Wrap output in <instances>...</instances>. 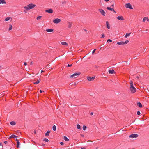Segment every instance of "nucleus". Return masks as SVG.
<instances>
[{"label":"nucleus","instance_id":"1a4fd4ad","mask_svg":"<svg viewBox=\"0 0 149 149\" xmlns=\"http://www.w3.org/2000/svg\"><path fill=\"white\" fill-rule=\"evenodd\" d=\"M45 12L49 13H52L53 12V10L52 9H49L46 10Z\"/></svg>","mask_w":149,"mask_h":149},{"label":"nucleus","instance_id":"20e7f679","mask_svg":"<svg viewBox=\"0 0 149 149\" xmlns=\"http://www.w3.org/2000/svg\"><path fill=\"white\" fill-rule=\"evenodd\" d=\"M99 12L101 14H102L103 16H104L105 15L106 13L102 9H99Z\"/></svg>","mask_w":149,"mask_h":149},{"label":"nucleus","instance_id":"37998d69","mask_svg":"<svg viewBox=\"0 0 149 149\" xmlns=\"http://www.w3.org/2000/svg\"><path fill=\"white\" fill-rule=\"evenodd\" d=\"M96 49H95L93 51H92V54H93L95 52V51L96 50Z\"/></svg>","mask_w":149,"mask_h":149},{"label":"nucleus","instance_id":"4c0bfd02","mask_svg":"<svg viewBox=\"0 0 149 149\" xmlns=\"http://www.w3.org/2000/svg\"><path fill=\"white\" fill-rule=\"evenodd\" d=\"M137 113L138 115H140V112L139 111H138Z\"/></svg>","mask_w":149,"mask_h":149},{"label":"nucleus","instance_id":"b1692460","mask_svg":"<svg viewBox=\"0 0 149 149\" xmlns=\"http://www.w3.org/2000/svg\"><path fill=\"white\" fill-rule=\"evenodd\" d=\"M117 44L119 45H123V42L121 41V42H118L117 43Z\"/></svg>","mask_w":149,"mask_h":149},{"label":"nucleus","instance_id":"f257e3e1","mask_svg":"<svg viewBox=\"0 0 149 149\" xmlns=\"http://www.w3.org/2000/svg\"><path fill=\"white\" fill-rule=\"evenodd\" d=\"M36 6V5L32 3L29 4L27 6H24V12L26 13L28 12V10L32 9L34 8Z\"/></svg>","mask_w":149,"mask_h":149},{"label":"nucleus","instance_id":"ea45409f","mask_svg":"<svg viewBox=\"0 0 149 149\" xmlns=\"http://www.w3.org/2000/svg\"><path fill=\"white\" fill-rule=\"evenodd\" d=\"M4 143L5 144H7L8 143V141H4Z\"/></svg>","mask_w":149,"mask_h":149},{"label":"nucleus","instance_id":"e433bc0d","mask_svg":"<svg viewBox=\"0 0 149 149\" xmlns=\"http://www.w3.org/2000/svg\"><path fill=\"white\" fill-rule=\"evenodd\" d=\"M112 41L111 40L109 39L107 40V42H112Z\"/></svg>","mask_w":149,"mask_h":149},{"label":"nucleus","instance_id":"5fc2aeb1","mask_svg":"<svg viewBox=\"0 0 149 149\" xmlns=\"http://www.w3.org/2000/svg\"><path fill=\"white\" fill-rule=\"evenodd\" d=\"M36 133V131H34V134H35V133Z\"/></svg>","mask_w":149,"mask_h":149},{"label":"nucleus","instance_id":"c9c22d12","mask_svg":"<svg viewBox=\"0 0 149 149\" xmlns=\"http://www.w3.org/2000/svg\"><path fill=\"white\" fill-rule=\"evenodd\" d=\"M86 127L85 125H84L83 126V130H85L86 129Z\"/></svg>","mask_w":149,"mask_h":149},{"label":"nucleus","instance_id":"a211bd4d","mask_svg":"<svg viewBox=\"0 0 149 149\" xmlns=\"http://www.w3.org/2000/svg\"><path fill=\"white\" fill-rule=\"evenodd\" d=\"M61 44L62 45H68L67 43L65 42H62Z\"/></svg>","mask_w":149,"mask_h":149},{"label":"nucleus","instance_id":"58836bf2","mask_svg":"<svg viewBox=\"0 0 149 149\" xmlns=\"http://www.w3.org/2000/svg\"><path fill=\"white\" fill-rule=\"evenodd\" d=\"M72 64L70 65V64H68L67 66L68 67H70L71 66H72Z\"/></svg>","mask_w":149,"mask_h":149},{"label":"nucleus","instance_id":"c85d7f7f","mask_svg":"<svg viewBox=\"0 0 149 149\" xmlns=\"http://www.w3.org/2000/svg\"><path fill=\"white\" fill-rule=\"evenodd\" d=\"M53 130L54 131H55L56 130V126L55 125H54L53 126Z\"/></svg>","mask_w":149,"mask_h":149},{"label":"nucleus","instance_id":"393cba45","mask_svg":"<svg viewBox=\"0 0 149 149\" xmlns=\"http://www.w3.org/2000/svg\"><path fill=\"white\" fill-rule=\"evenodd\" d=\"M17 148H19V145H20V142L19 141H17Z\"/></svg>","mask_w":149,"mask_h":149},{"label":"nucleus","instance_id":"0eeeda50","mask_svg":"<svg viewBox=\"0 0 149 149\" xmlns=\"http://www.w3.org/2000/svg\"><path fill=\"white\" fill-rule=\"evenodd\" d=\"M87 78L88 80V81H93L94 79L95 78V77H87Z\"/></svg>","mask_w":149,"mask_h":149},{"label":"nucleus","instance_id":"c756f323","mask_svg":"<svg viewBox=\"0 0 149 149\" xmlns=\"http://www.w3.org/2000/svg\"><path fill=\"white\" fill-rule=\"evenodd\" d=\"M39 80L38 79L37 81L35 82H34V84H37L39 83Z\"/></svg>","mask_w":149,"mask_h":149},{"label":"nucleus","instance_id":"864d4df0","mask_svg":"<svg viewBox=\"0 0 149 149\" xmlns=\"http://www.w3.org/2000/svg\"><path fill=\"white\" fill-rule=\"evenodd\" d=\"M114 13H116V12L113 9V10Z\"/></svg>","mask_w":149,"mask_h":149},{"label":"nucleus","instance_id":"7ed1b4c3","mask_svg":"<svg viewBox=\"0 0 149 149\" xmlns=\"http://www.w3.org/2000/svg\"><path fill=\"white\" fill-rule=\"evenodd\" d=\"M125 7L126 8H129L131 9H133L132 6L131 5L130 3H129L126 4L125 5Z\"/></svg>","mask_w":149,"mask_h":149},{"label":"nucleus","instance_id":"ddd939ff","mask_svg":"<svg viewBox=\"0 0 149 149\" xmlns=\"http://www.w3.org/2000/svg\"><path fill=\"white\" fill-rule=\"evenodd\" d=\"M46 31L47 32H52L53 31V29H46Z\"/></svg>","mask_w":149,"mask_h":149},{"label":"nucleus","instance_id":"9d476101","mask_svg":"<svg viewBox=\"0 0 149 149\" xmlns=\"http://www.w3.org/2000/svg\"><path fill=\"white\" fill-rule=\"evenodd\" d=\"M117 18L119 20H124V19L123 17L122 16H118L117 17Z\"/></svg>","mask_w":149,"mask_h":149},{"label":"nucleus","instance_id":"6ab92c4d","mask_svg":"<svg viewBox=\"0 0 149 149\" xmlns=\"http://www.w3.org/2000/svg\"><path fill=\"white\" fill-rule=\"evenodd\" d=\"M137 105L140 108L142 107L141 104L139 102L137 103Z\"/></svg>","mask_w":149,"mask_h":149},{"label":"nucleus","instance_id":"2eb2a0df","mask_svg":"<svg viewBox=\"0 0 149 149\" xmlns=\"http://www.w3.org/2000/svg\"><path fill=\"white\" fill-rule=\"evenodd\" d=\"M114 71L113 70H109V72L110 74H113L114 73Z\"/></svg>","mask_w":149,"mask_h":149},{"label":"nucleus","instance_id":"473e14b6","mask_svg":"<svg viewBox=\"0 0 149 149\" xmlns=\"http://www.w3.org/2000/svg\"><path fill=\"white\" fill-rule=\"evenodd\" d=\"M72 25V23H69V24H68V27L69 28H70L71 26Z\"/></svg>","mask_w":149,"mask_h":149},{"label":"nucleus","instance_id":"4468645a","mask_svg":"<svg viewBox=\"0 0 149 149\" xmlns=\"http://www.w3.org/2000/svg\"><path fill=\"white\" fill-rule=\"evenodd\" d=\"M146 20L148 21H149V19L147 17H144L143 19V22H145Z\"/></svg>","mask_w":149,"mask_h":149},{"label":"nucleus","instance_id":"de8ad7c7","mask_svg":"<svg viewBox=\"0 0 149 149\" xmlns=\"http://www.w3.org/2000/svg\"><path fill=\"white\" fill-rule=\"evenodd\" d=\"M90 114L91 115H93V112H91L90 113Z\"/></svg>","mask_w":149,"mask_h":149},{"label":"nucleus","instance_id":"cd10ccee","mask_svg":"<svg viewBox=\"0 0 149 149\" xmlns=\"http://www.w3.org/2000/svg\"><path fill=\"white\" fill-rule=\"evenodd\" d=\"M10 17H8L5 18V20L6 21H7L9 20L10 19Z\"/></svg>","mask_w":149,"mask_h":149},{"label":"nucleus","instance_id":"79ce46f5","mask_svg":"<svg viewBox=\"0 0 149 149\" xmlns=\"http://www.w3.org/2000/svg\"><path fill=\"white\" fill-rule=\"evenodd\" d=\"M60 144L61 145H63L64 144V143L63 142H61L60 143Z\"/></svg>","mask_w":149,"mask_h":149},{"label":"nucleus","instance_id":"09e8293b","mask_svg":"<svg viewBox=\"0 0 149 149\" xmlns=\"http://www.w3.org/2000/svg\"><path fill=\"white\" fill-rule=\"evenodd\" d=\"M30 64L31 65L32 64V62H31L30 63Z\"/></svg>","mask_w":149,"mask_h":149},{"label":"nucleus","instance_id":"72a5a7b5","mask_svg":"<svg viewBox=\"0 0 149 149\" xmlns=\"http://www.w3.org/2000/svg\"><path fill=\"white\" fill-rule=\"evenodd\" d=\"M42 17V16H39L37 17L36 19L37 20L40 19Z\"/></svg>","mask_w":149,"mask_h":149},{"label":"nucleus","instance_id":"6e6552de","mask_svg":"<svg viewBox=\"0 0 149 149\" xmlns=\"http://www.w3.org/2000/svg\"><path fill=\"white\" fill-rule=\"evenodd\" d=\"M130 91L132 93H134L136 91V89L135 87H133L132 88H130Z\"/></svg>","mask_w":149,"mask_h":149},{"label":"nucleus","instance_id":"a19ab883","mask_svg":"<svg viewBox=\"0 0 149 149\" xmlns=\"http://www.w3.org/2000/svg\"><path fill=\"white\" fill-rule=\"evenodd\" d=\"M102 36L101 37V38H103L104 37V34H102Z\"/></svg>","mask_w":149,"mask_h":149},{"label":"nucleus","instance_id":"dca6fc26","mask_svg":"<svg viewBox=\"0 0 149 149\" xmlns=\"http://www.w3.org/2000/svg\"><path fill=\"white\" fill-rule=\"evenodd\" d=\"M130 88H132L133 87H134L133 86V82L132 81H131V82L130 83Z\"/></svg>","mask_w":149,"mask_h":149},{"label":"nucleus","instance_id":"a18cd8bd","mask_svg":"<svg viewBox=\"0 0 149 149\" xmlns=\"http://www.w3.org/2000/svg\"><path fill=\"white\" fill-rule=\"evenodd\" d=\"M42 92H44L43 91H42L41 90H40V93H42Z\"/></svg>","mask_w":149,"mask_h":149},{"label":"nucleus","instance_id":"2f4dec72","mask_svg":"<svg viewBox=\"0 0 149 149\" xmlns=\"http://www.w3.org/2000/svg\"><path fill=\"white\" fill-rule=\"evenodd\" d=\"M43 141L45 142H48L49 141V140L48 139L46 138H45L44 139Z\"/></svg>","mask_w":149,"mask_h":149},{"label":"nucleus","instance_id":"49530a36","mask_svg":"<svg viewBox=\"0 0 149 149\" xmlns=\"http://www.w3.org/2000/svg\"><path fill=\"white\" fill-rule=\"evenodd\" d=\"M24 64L25 65H27V63H26V62H24Z\"/></svg>","mask_w":149,"mask_h":149},{"label":"nucleus","instance_id":"5701e85b","mask_svg":"<svg viewBox=\"0 0 149 149\" xmlns=\"http://www.w3.org/2000/svg\"><path fill=\"white\" fill-rule=\"evenodd\" d=\"M131 34V33H127L125 36V38H127V37L129 36Z\"/></svg>","mask_w":149,"mask_h":149},{"label":"nucleus","instance_id":"bf43d9fd","mask_svg":"<svg viewBox=\"0 0 149 149\" xmlns=\"http://www.w3.org/2000/svg\"><path fill=\"white\" fill-rule=\"evenodd\" d=\"M137 78L138 79V78H139V77L138 76H137Z\"/></svg>","mask_w":149,"mask_h":149},{"label":"nucleus","instance_id":"6e6d98bb","mask_svg":"<svg viewBox=\"0 0 149 149\" xmlns=\"http://www.w3.org/2000/svg\"><path fill=\"white\" fill-rule=\"evenodd\" d=\"M111 6L113 7L114 6V4H113L111 5Z\"/></svg>","mask_w":149,"mask_h":149},{"label":"nucleus","instance_id":"7c9ffc66","mask_svg":"<svg viewBox=\"0 0 149 149\" xmlns=\"http://www.w3.org/2000/svg\"><path fill=\"white\" fill-rule=\"evenodd\" d=\"M77 128L78 129H81V127L79 125L77 124Z\"/></svg>","mask_w":149,"mask_h":149},{"label":"nucleus","instance_id":"412c9836","mask_svg":"<svg viewBox=\"0 0 149 149\" xmlns=\"http://www.w3.org/2000/svg\"><path fill=\"white\" fill-rule=\"evenodd\" d=\"M107 9L108 10H109L111 11H112L113 10V8H111V7H107Z\"/></svg>","mask_w":149,"mask_h":149},{"label":"nucleus","instance_id":"f704fd0d","mask_svg":"<svg viewBox=\"0 0 149 149\" xmlns=\"http://www.w3.org/2000/svg\"><path fill=\"white\" fill-rule=\"evenodd\" d=\"M12 26L11 24H9V28L8 29L9 30H10L12 29Z\"/></svg>","mask_w":149,"mask_h":149},{"label":"nucleus","instance_id":"aec40b11","mask_svg":"<svg viewBox=\"0 0 149 149\" xmlns=\"http://www.w3.org/2000/svg\"><path fill=\"white\" fill-rule=\"evenodd\" d=\"M50 131H48L45 134V135L46 136H49V134L50 133Z\"/></svg>","mask_w":149,"mask_h":149},{"label":"nucleus","instance_id":"f3484780","mask_svg":"<svg viewBox=\"0 0 149 149\" xmlns=\"http://www.w3.org/2000/svg\"><path fill=\"white\" fill-rule=\"evenodd\" d=\"M63 139L64 140H65V141H69V139L66 136H64Z\"/></svg>","mask_w":149,"mask_h":149},{"label":"nucleus","instance_id":"a878e982","mask_svg":"<svg viewBox=\"0 0 149 149\" xmlns=\"http://www.w3.org/2000/svg\"><path fill=\"white\" fill-rule=\"evenodd\" d=\"M17 137V136H16L15 135L13 134L10 136V138H15Z\"/></svg>","mask_w":149,"mask_h":149},{"label":"nucleus","instance_id":"13d9d810","mask_svg":"<svg viewBox=\"0 0 149 149\" xmlns=\"http://www.w3.org/2000/svg\"><path fill=\"white\" fill-rule=\"evenodd\" d=\"M85 149V148H81V149Z\"/></svg>","mask_w":149,"mask_h":149},{"label":"nucleus","instance_id":"9b49d317","mask_svg":"<svg viewBox=\"0 0 149 149\" xmlns=\"http://www.w3.org/2000/svg\"><path fill=\"white\" fill-rule=\"evenodd\" d=\"M106 24L107 26V28L108 29H110V26L109 24V22L108 21L106 22Z\"/></svg>","mask_w":149,"mask_h":149},{"label":"nucleus","instance_id":"4be33fe9","mask_svg":"<svg viewBox=\"0 0 149 149\" xmlns=\"http://www.w3.org/2000/svg\"><path fill=\"white\" fill-rule=\"evenodd\" d=\"M10 124L12 125H15L16 123L14 121H11L10 122Z\"/></svg>","mask_w":149,"mask_h":149},{"label":"nucleus","instance_id":"3c124183","mask_svg":"<svg viewBox=\"0 0 149 149\" xmlns=\"http://www.w3.org/2000/svg\"><path fill=\"white\" fill-rule=\"evenodd\" d=\"M15 140H16V141L17 142V141H19V140H18V139H17V138L16 139H15Z\"/></svg>","mask_w":149,"mask_h":149},{"label":"nucleus","instance_id":"603ef678","mask_svg":"<svg viewBox=\"0 0 149 149\" xmlns=\"http://www.w3.org/2000/svg\"><path fill=\"white\" fill-rule=\"evenodd\" d=\"M43 72V71L42 70H41V73H42Z\"/></svg>","mask_w":149,"mask_h":149},{"label":"nucleus","instance_id":"052dcab7","mask_svg":"<svg viewBox=\"0 0 149 149\" xmlns=\"http://www.w3.org/2000/svg\"><path fill=\"white\" fill-rule=\"evenodd\" d=\"M81 136L82 137H84V135H82Z\"/></svg>","mask_w":149,"mask_h":149},{"label":"nucleus","instance_id":"423d86ee","mask_svg":"<svg viewBox=\"0 0 149 149\" xmlns=\"http://www.w3.org/2000/svg\"><path fill=\"white\" fill-rule=\"evenodd\" d=\"M61 21V20L57 18L53 20V22L54 23L57 24L59 23Z\"/></svg>","mask_w":149,"mask_h":149},{"label":"nucleus","instance_id":"f03ea898","mask_svg":"<svg viewBox=\"0 0 149 149\" xmlns=\"http://www.w3.org/2000/svg\"><path fill=\"white\" fill-rule=\"evenodd\" d=\"M80 74V72L79 73H75L72 75H71L70 76V77L71 78H77L78 75H79Z\"/></svg>","mask_w":149,"mask_h":149},{"label":"nucleus","instance_id":"bb28decb","mask_svg":"<svg viewBox=\"0 0 149 149\" xmlns=\"http://www.w3.org/2000/svg\"><path fill=\"white\" fill-rule=\"evenodd\" d=\"M129 42V41L128 40H127L125 42H123V45L127 44Z\"/></svg>","mask_w":149,"mask_h":149},{"label":"nucleus","instance_id":"4d7b16f0","mask_svg":"<svg viewBox=\"0 0 149 149\" xmlns=\"http://www.w3.org/2000/svg\"><path fill=\"white\" fill-rule=\"evenodd\" d=\"M84 31H85L86 32L87 31L86 30V29H84Z\"/></svg>","mask_w":149,"mask_h":149},{"label":"nucleus","instance_id":"8fccbe9b","mask_svg":"<svg viewBox=\"0 0 149 149\" xmlns=\"http://www.w3.org/2000/svg\"><path fill=\"white\" fill-rule=\"evenodd\" d=\"M109 0H104V1H106V2H107V1H108Z\"/></svg>","mask_w":149,"mask_h":149},{"label":"nucleus","instance_id":"39448f33","mask_svg":"<svg viewBox=\"0 0 149 149\" xmlns=\"http://www.w3.org/2000/svg\"><path fill=\"white\" fill-rule=\"evenodd\" d=\"M138 135L137 134H134L131 135L129 137L130 138H136L138 137Z\"/></svg>","mask_w":149,"mask_h":149},{"label":"nucleus","instance_id":"c03bdc74","mask_svg":"<svg viewBox=\"0 0 149 149\" xmlns=\"http://www.w3.org/2000/svg\"><path fill=\"white\" fill-rule=\"evenodd\" d=\"M0 146H1L2 147V148H3V145H2V144L0 143Z\"/></svg>","mask_w":149,"mask_h":149},{"label":"nucleus","instance_id":"f8f14e48","mask_svg":"<svg viewBox=\"0 0 149 149\" xmlns=\"http://www.w3.org/2000/svg\"><path fill=\"white\" fill-rule=\"evenodd\" d=\"M6 2L4 0H0V4H6Z\"/></svg>","mask_w":149,"mask_h":149}]
</instances>
